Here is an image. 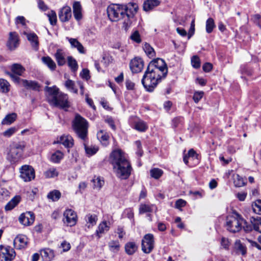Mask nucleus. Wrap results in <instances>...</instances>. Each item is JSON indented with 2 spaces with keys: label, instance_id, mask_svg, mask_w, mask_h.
Instances as JSON below:
<instances>
[{
  "label": "nucleus",
  "instance_id": "obj_1",
  "mask_svg": "<svg viewBox=\"0 0 261 261\" xmlns=\"http://www.w3.org/2000/svg\"><path fill=\"white\" fill-rule=\"evenodd\" d=\"M168 72L166 64L164 60L158 58L150 62L146 70L141 82L148 92H152Z\"/></svg>",
  "mask_w": 261,
  "mask_h": 261
},
{
  "label": "nucleus",
  "instance_id": "obj_2",
  "mask_svg": "<svg viewBox=\"0 0 261 261\" xmlns=\"http://www.w3.org/2000/svg\"><path fill=\"white\" fill-rule=\"evenodd\" d=\"M138 5L135 3H129L126 5L114 4L107 8V13L112 21L123 20L122 28L127 31L132 23V19L137 12Z\"/></svg>",
  "mask_w": 261,
  "mask_h": 261
},
{
  "label": "nucleus",
  "instance_id": "obj_3",
  "mask_svg": "<svg viewBox=\"0 0 261 261\" xmlns=\"http://www.w3.org/2000/svg\"><path fill=\"white\" fill-rule=\"evenodd\" d=\"M110 159L117 177L121 179H127L132 167L124 152L121 149H115L110 154Z\"/></svg>",
  "mask_w": 261,
  "mask_h": 261
},
{
  "label": "nucleus",
  "instance_id": "obj_4",
  "mask_svg": "<svg viewBox=\"0 0 261 261\" xmlns=\"http://www.w3.org/2000/svg\"><path fill=\"white\" fill-rule=\"evenodd\" d=\"M50 96L51 97L50 101L53 105L60 109L67 111L70 107L67 94L60 92L59 89L56 86L50 87Z\"/></svg>",
  "mask_w": 261,
  "mask_h": 261
},
{
  "label": "nucleus",
  "instance_id": "obj_5",
  "mask_svg": "<svg viewBox=\"0 0 261 261\" xmlns=\"http://www.w3.org/2000/svg\"><path fill=\"white\" fill-rule=\"evenodd\" d=\"M88 127V121L76 114L72 121V128L77 137L84 141L87 139Z\"/></svg>",
  "mask_w": 261,
  "mask_h": 261
},
{
  "label": "nucleus",
  "instance_id": "obj_6",
  "mask_svg": "<svg viewBox=\"0 0 261 261\" xmlns=\"http://www.w3.org/2000/svg\"><path fill=\"white\" fill-rule=\"evenodd\" d=\"M26 144L24 141L13 142L8 148L7 159L11 163L17 162L22 156Z\"/></svg>",
  "mask_w": 261,
  "mask_h": 261
},
{
  "label": "nucleus",
  "instance_id": "obj_7",
  "mask_svg": "<svg viewBox=\"0 0 261 261\" xmlns=\"http://www.w3.org/2000/svg\"><path fill=\"white\" fill-rule=\"evenodd\" d=\"M244 218L238 213L233 211L231 215L227 217L226 227L230 232L236 233L242 229V221Z\"/></svg>",
  "mask_w": 261,
  "mask_h": 261
},
{
  "label": "nucleus",
  "instance_id": "obj_8",
  "mask_svg": "<svg viewBox=\"0 0 261 261\" xmlns=\"http://www.w3.org/2000/svg\"><path fill=\"white\" fill-rule=\"evenodd\" d=\"M20 177L25 182H29L35 177V170L30 165H24L19 169Z\"/></svg>",
  "mask_w": 261,
  "mask_h": 261
},
{
  "label": "nucleus",
  "instance_id": "obj_9",
  "mask_svg": "<svg viewBox=\"0 0 261 261\" xmlns=\"http://www.w3.org/2000/svg\"><path fill=\"white\" fill-rule=\"evenodd\" d=\"M154 247V237L151 233H148L142 240V250L145 253H149Z\"/></svg>",
  "mask_w": 261,
  "mask_h": 261
},
{
  "label": "nucleus",
  "instance_id": "obj_10",
  "mask_svg": "<svg viewBox=\"0 0 261 261\" xmlns=\"http://www.w3.org/2000/svg\"><path fill=\"white\" fill-rule=\"evenodd\" d=\"M15 256V251L11 246L0 245V256L3 258L5 261H12Z\"/></svg>",
  "mask_w": 261,
  "mask_h": 261
},
{
  "label": "nucleus",
  "instance_id": "obj_11",
  "mask_svg": "<svg viewBox=\"0 0 261 261\" xmlns=\"http://www.w3.org/2000/svg\"><path fill=\"white\" fill-rule=\"evenodd\" d=\"M63 222L67 225L73 226L77 222V215L76 213L71 209L66 210L63 214Z\"/></svg>",
  "mask_w": 261,
  "mask_h": 261
},
{
  "label": "nucleus",
  "instance_id": "obj_12",
  "mask_svg": "<svg viewBox=\"0 0 261 261\" xmlns=\"http://www.w3.org/2000/svg\"><path fill=\"white\" fill-rule=\"evenodd\" d=\"M35 215L32 212L22 213L19 217L18 220L22 225L28 226L31 225L35 221Z\"/></svg>",
  "mask_w": 261,
  "mask_h": 261
},
{
  "label": "nucleus",
  "instance_id": "obj_13",
  "mask_svg": "<svg viewBox=\"0 0 261 261\" xmlns=\"http://www.w3.org/2000/svg\"><path fill=\"white\" fill-rule=\"evenodd\" d=\"M129 67L133 73H139L144 67V62L141 58L135 57L130 61Z\"/></svg>",
  "mask_w": 261,
  "mask_h": 261
},
{
  "label": "nucleus",
  "instance_id": "obj_14",
  "mask_svg": "<svg viewBox=\"0 0 261 261\" xmlns=\"http://www.w3.org/2000/svg\"><path fill=\"white\" fill-rule=\"evenodd\" d=\"M19 44V37L17 33L13 32L9 33V39L7 46L11 50H15Z\"/></svg>",
  "mask_w": 261,
  "mask_h": 261
},
{
  "label": "nucleus",
  "instance_id": "obj_15",
  "mask_svg": "<svg viewBox=\"0 0 261 261\" xmlns=\"http://www.w3.org/2000/svg\"><path fill=\"white\" fill-rule=\"evenodd\" d=\"M110 228V223L107 221H102L98 225L95 231V234L98 239L100 238L102 236L107 232Z\"/></svg>",
  "mask_w": 261,
  "mask_h": 261
},
{
  "label": "nucleus",
  "instance_id": "obj_16",
  "mask_svg": "<svg viewBox=\"0 0 261 261\" xmlns=\"http://www.w3.org/2000/svg\"><path fill=\"white\" fill-rule=\"evenodd\" d=\"M72 13L70 7L66 6L63 7L60 11L59 17L62 22L68 21L71 18Z\"/></svg>",
  "mask_w": 261,
  "mask_h": 261
},
{
  "label": "nucleus",
  "instance_id": "obj_17",
  "mask_svg": "<svg viewBox=\"0 0 261 261\" xmlns=\"http://www.w3.org/2000/svg\"><path fill=\"white\" fill-rule=\"evenodd\" d=\"M28 243V238L23 234L18 235L13 242L14 246L19 249L25 248Z\"/></svg>",
  "mask_w": 261,
  "mask_h": 261
},
{
  "label": "nucleus",
  "instance_id": "obj_18",
  "mask_svg": "<svg viewBox=\"0 0 261 261\" xmlns=\"http://www.w3.org/2000/svg\"><path fill=\"white\" fill-rule=\"evenodd\" d=\"M56 143H59L63 144L66 148H71L74 144V141L73 138L69 135H63L61 136L59 139H57Z\"/></svg>",
  "mask_w": 261,
  "mask_h": 261
},
{
  "label": "nucleus",
  "instance_id": "obj_19",
  "mask_svg": "<svg viewBox=\"0 0 261 261\" xmlns=\"http://www.w3.org/2000/svg\"><path fill=\"white\" fill-rule=\"evenodd\" d=\"M66 40L68 41L69 42L71 47L72 48H76L79 53L82 54H86V49H85L83 45L80 43L77 39L70 38L67 37L66 38Z\"/></svg>",
  "mask_w": 261,
  "mask_h": 261
},
{
  "label": "nucleus",
  "instance_id": "obj_20",
  "mask_svg": "<svg viewBox=\"0 0 261 261\" xmlns=\"http://www.w3.org/2000/svg\"><path fill=\"white\" fill-rule=\"evenodd\" d=\"M199 155L195 152V151L193 149H191L188 151V153L187 154H185L183 158L184 162L187 165H189L190 166H192L193 165H189V161H194L196 160L195 164H198L199 163Z\"/></svg>",
  "mask_w": 261,
  "mask_h": 261
},
{
  "label": "nucleus",
  "instance_id": "obj_21",
  "mask_svg": "<svg viewBox=\"0 0 261 261\" xmlns=\"http://www.w3.org/2000/svg\"><path fill=\"white\" fill-rule=\"evenodd\" d=\"M82 10V8L80 3L74 2L73 4V16L77 21H80L83 17Z\"/></svg>",
  "mask_w": 261,
  "mask_h": 261
},
{
  "label": "nucleus",
  "instance_id": "obj_22",
  "mask_svg": "<svg viewBox=\"0 0 261 261\" xmlns=\"http://www.w3.org/2000/svg\"><path fill=\"white\" fill-rule=\"evenodd\" d=\"M28 40L30 42L32 47L35 50H37L38 49L39 42L38 40V37L34 33H24Z\"/></svg>",
  "mask_w": 261,
  "mask_h": 261
},
{
  "label": "nucleus",
  "instance_id": "obj_23",
  "mask_svg": "<svg viewBox=\"0 0 261 261\" xmlns=\"http://www.w3.org/2000/svg\"><path fill=\"white\" fill-rule=\"evenodd\" d=\"M160 4V0H145L143 3V10L149 11Z\"/></svg>",
  "mask_w": 261,
  "mask_h": 261
},
{
  "label": "nucleus",
  "instance_id": "obj_24",
  "mask_svg": "<svg viewBox=\"0 0 261 261\" xmlns=\"http://www.w3.org/2000/svg\"><path fill=\"white\" fill-rule=\"evenodd\" d=\"M55 57L59 66H63L66 63L65 54L63 50L57 49Z\"/></svg>",
  "mask_w": 261,
  "mask_h": 261
},
{
  "label": "nucleus",
  "instance_id": "obj_25",
  "mask_svg": "<svg viewBox=\"0 0 261 261\" xmlns=\"http://www.w3.org/2000/svg\"><path fill=\"white\" fill-rule=\"evenodd\" d=\"M22 85L27 89H32L35 91H39L40 86L38 83L35 81H28L22 80Z\"/></svg>",
  "mask_w": 261,
  "mask_h": 261
},
{
  "label": "nucleus",
  "instance_id": "obj_26",
  "mask_svg": "<svg viewBox=\"0 0 261 261\" xmlns=\"http://www.w3.org/2000/svg\"><path fill=\"white\" fill-rule=\"evenodd\" d=\"M88 228H90L96 225L98 220L97 216L95 214H87L85 218Z\"/></svg>",
  "mask_w": 261,
  "mask_h": 261
},
{
  "label": "nucleus",
  "instance_id": "obj_27",
  "mask_svg": "<svg viewBox=\"0 0 261 261\" xmlns=\"http://www.w3.org/2000/svg\"><path fill=\"white\" fill-rule=\"evenodd\" d=\"M250 221L252 224L253 229L261 233V217L259 216L252 217L250 219Z\"/></svg>",
  "mask_w": 261,
  "mask_h": 261
},
{
  "label": "nucleus",
  "instance_id": "obj_28",
  "mask_svg": "<svg viewBox=\"0 0 261 261\" xmlns=\"http://www.w3.org/2000/svg\"><path fill=\"white\" fill-rule=\"evenodd\" d=\"M97 137L102 145L107 146L109 144V135L104 130H100L97 134Z\"/></svg>",
  "mask_w": 261,
  "mask_h": 261
},
{
  "label": "nucleus",
  "instance_id": "obj_29",
  "mask_svg": "<svg viewBox=\"0 0 261 261\" xmlns=\"http://www.w3.org/2000/svg\"><path fill=\"white\" fill-rule=\"evenodd\" d=\"M17 118V114L15 113H12L7 114L2 121V124L9 125L13 123Z\"/></svg>",
  "mask_w": 261,
  "mask_h": 261
},
{
  "label": "nucleus",
  "instance_id": "obj_30",
  "mask_svg": "<svg viewBox=\"0 0 261 261\" xmlns=\"http://www.w3.org/2000/svg\"><path fill=\"white\" fill-rule=\"evenodd\" d=\"M138 246L134 242H127L125 245V251L128 255H133L137 251Z\"/></svg>",
  "mask_w": 261,
  "mask_h": 261
},
{
  "label": "nucleus",
  "instance_id": "obj_31",
  "mask_svg": "<svg viewBox=\"0 0 261 261\" xmlns=\"http://www.w3.org/2000/svg\"><path fill=\"white\" fill-rule=\"evenodd\" d=\"M134 128L138 131L144 132L147 129L148 125L146 122L139 119L134 122Z\"/></svg>",
  "mask_w": 261,
  "mask_h": 261
},
{
  "label": "nucleus",
  "instance_id": "obj_32",
  "mask_svg": "<svg viewBox=\"0 0 261 261\" xmlns=\"http://www.w3.org/2000/svg\"><path fill=\"white\" fill-rule=\"evenodd\" d=\"M156 207L153 204H142L139 207V213L144 214L146 213L152 212L154 210H156Z\"/></svg>",
  "mask_w": 261,
  "mask_h": 261
},
{
  "label": "nucleus",
  "instance_id": "obj_33",
  "mask_svg": "<svg viewBox=\"0 0 261 261\" xmlns=\"http://www.w3.org/2000/svg\"><path fill=\"white\" fill-rule=\"evenodd\" d=\"M20 196H15L5 206L6 211H10L15 207L19 202Z\"/></svg>",
  "mask_w": 261,
  "mask_h": 261
},
{
  "label": "nucleus",
  "instance_id": "obj_34",
  "mask_svg": "<svg viewBox=\"0 0 261 261\" xmlns=\"http://www.w3.org/2000/svg\"><path fill=\"white\" fill-rule=\"evenodd\" d=\"M234 249L237 251V253H240L243 255H245L246 253L247 249L246 246L239 240L236 241Z\"/></svg>",
  "mask_w": 261,
  "mask_h": 261
},
{
  "label": "nucleus",
  "instance_id": "obj_35",
  "mask_svg": "<svg viewBox=\"0 0 261 261\" xmlns=\"http://www.w3.org/2000/svg\"><path fill=\"white\" fill-rule=\"evenodd\" d=\"M92 182L93 184V188L97 189L98 190H99L101 188L105 183L103 178L100 176H95L93 178Z\"/></svg>",
  "mask_w": 261,
  "mask_h": 261
},
{
  "label": "nucleus",
  "instance_id": "obj_36",
  "mask_svg": "<svg viewBox=\"0 0 261 261\" xmlns=\"http://www.w3.org/2000/svg\"><path fill=\"white\" fill-rule=\"evenodd\" d=\"M64 86L66 89L70 92L77 94L78 92L77 89L75 87V83L71 80H67L64 83Z\"/></svg>",
  "mask_w": 261,
  "mask_h": 261
},
{
  "label": "nucleus",
  "instance_id": "obj_37",
  "mask_svg": "<svg viewBox=\"0 0 261 261\" xmlns=\"http://www.w3.org/2000/svg\"><path fill=\"white\" fill-rule=\"evenodd\" d=\"M63 153L60 150H57L51 154L50 160L55 163H59L63 159Z\"/></svg>",
  "mask_w": 261,
  "mask_h": 261
},
{
  "label": "nucleus",
  "instance_id": "obj_38",
  "mask_svg": "<svg viewBox=\"0 0 261 261\" xmlns=\"http://www.w3.org/2000/svg\"><path fill=\"white\" fill-rule=\"evenodd\" d=\"M67 63L72 72H75L77 70L78 65L77 62L72 57L68 56L67 57Z\"/></svg>",
  "mask_w": 261,
  "mask_h": 261
},
{
  "label": "nucleus",
  "instance_id": "obj_39",
  "mask_svg": "<svg viewBox=\"0 0 261 261\" xmlns=\"http://www.w3.org/2000/svg\"><path fill=\"white\" fill-rule=\"evenodd\" d=\"M10 85L6 80L0 79V92L8 93L10 91Z\"/></svg>",
  "mask_w": 261,
  "mask_h": 261
},
{
  "label": "nucleus",
  "instance_id": "obj_40",
  "mask_svg": "<svg viewBox=\"0 0 261 261\" xmlns=\"http://www.w3.org/2000/svg\"><path fill=\"white\" fill-rule=\"evenodd\" d=\"M163 173V171L158 168H153L150 170L151 177L156 179L160 178Z\"/></svg>",
  "mask_w": 261,
  "mask_h": 261
},
{
  "label": "nucleus",
  "instance_id": "obj_41",
  "mask_svg": "<svg viewBox=\"0 0 261 261\" xmlns=\"http://www.w3.org/2000/svg\"><path fill=\"white\" fill-rule=\"evenodd\" d=\"M11 70L13 73L17 75H21L25 69L21 65L19 64H14L12 65Z\"/></svg>",
  "mask_w": 261,
  "mask_h": 261
},
{
  "label": "nucleus",
  "instance_id": "obj_42",
  "mask_svg": "<svg viewBox=\"0 0 261 261\" xmlns=\"http://www.w3.org/2000/svg\"><path fill=\"white\" fill-rule=\"evenodd\" d=\"M85 150L88 156L95 154L98 150V147L96 146H87L84 144Z\"/></svg>",
  "mask_w": 261,
  "mask_h": 261
},
{
  "label": "nucleus",
  "instance_id": "obj_43",
  "mask_svg": "<svg viewBox=\"0 0 261 261\" xmlns=\"http://www.w3.org/2000/svg\"><path fill=\"white\" fill-rule=\"evenodd\" d=\"M215 27L214 20L212 18H208L206 21V32L208 34L212 33Z\"/></svg>",
  "mask_w": 261,
  "mask_h": 261
},
{
  "label": "nucleus",
  "instance_id": "obj_44",
  "mask_svg": "<svg viewBox=\"0 0 261 261\" xmlns=\"http://www.w3.org/2000/svg\"><path fill=\"white\" fill-rule=\"evenodd\" d=\"M108 246L111 251H118L120 249V244L118 241H111L108 243Z\"/></svg>",
  "mask_w": 261,
  "mask_h": 261
},
{
  "label": "nucleus",
  "instance_id": "obj_45",
  "mask_svg": "<svg viewBox=\"0 0 261 261\" xmlns=\"http://www.w3.org/2000/svg\"><path fill=\"white\" fill-rule=\"evenodd\" d=\"M18 126L11 127L3 133V135L7 138H10L18 130Z\"/></svg>",
  "mask_w": 261,
  "mask_h": 261
},
{
  "label": "nucleus",
  "instance_id": "obj_46",
  "mask_svg": "<svg viewBox=\"0 0 261 261\" xmlns=\"http://www.w3.org/2000/svg\"><path fill=\"white\" fill-rule=\"evenodd\" d=\"M253 212L258 214L261 215V200L258 199L255 201L252 204Z\"/></svg>",
  "mask_w": 261,
  "mask_h": 261
},
{
  "label": "nucleus",
  "instance_id": "obj_47",
  "mask_svg": "<svg viewBox=\"0 0 261 261\" xmlns=\"http://www.w3.org/2000/svg\"><path fill=\"white\" fill-rule=\"evenodd\" d=\"M61 196V192L57 190H54L50 192V199L53 201H57Z\"/></svg>",
  "mask_w": 261,
  "mask_h": 261
},
{
  "label": "nucleus",
  "instance_id": "obj_48",
  "mask_svg": "<svg viewBox=\"0 0 261 261\" xmlns=\"http://www.w3.org/2000/svg\"><path fill=\"white\" fill-rule=\"evenodd\" d=\"M143 49L146 54L150 57L154 55V51L153 48L148 43H145L143 46Z\"/></svg>",
  "mask_w": 261,
  "mask_h": 261
},
{
  "label": "nucleus",
  "instance_id": "obj_49",
  "mask_svg": "<svg viewBox=\"0 0 261 261\" xmlns=\"http://www.w3.org/2000/svg\"><path fill=\"white\" fill-rule=\"evenodd\" d=\"M234 184L236 187H241L245 185V181L243 178L237 174L234 178Z\"/></svg>",
  "mask_w": 261,
  "mask_h": 261
},
{
  "label": "nucleus",
  "instance_id": "obj_50",
  "mask_svg": "<svg viewBox=\"0 0 261 261\" xmlns=\"http://www.w3.org/2000/svg\"><path fill=\"white\" fill-rule=\"evenodd\" d=\"M191 64L192 66L196 69L200 67V61L197 56H194L191 58Z\"/></svg>",
  "mask_w": 261,
  "mask_h": 261
},
{
  "label": "nucleus",
  "instance_id": "obj_51",
  "mask_svg": "<svg viewBox=\"0 0 261 261\" xmlns=\"http://www.w3.org/2000/svg\"><path fill=\"white\" fill-rule=\"evenodd\" d=\"M49 249L48 248H44L40 250V255L41 256L42 261H49Z\"/></svg>",
  "mask_w": 261,
  "mask_h": 261
},
{
  "label": "nucleus",
  "instance_id": "obj_52",
  "mask_svg": "<svg viewBox=\"0 0 261 261\" xmlns=\"http://www.w3.org/2000/svg\"><path fill=\"white\" fill-rule=\"evenodd\" d=\"M204 92L203 91H197L194 93L193 99L195 103H198L203 97Z\"/></svg>",
  "mask_w": 261,
  "mask_h": 261
},
{
  "label": "nucleus",
  "instance_id": "obj_53",
  "mask_svg": "<svg viewBox=\"0 0 261 261\" xmlns=\"http://www.w3.org/2000/svg\"><path fill=\"white\" fill-rule=\"evenodd\" d=\"M243 224V229L246 232H250L253 229L252 224H249L244 219V221H242V224Z\"/></svg>",
  "mask_w": 261,
  "mask_h": 261
},
{
  "label": "nucleus",
  "instance_id": "obj_54",
  "mask_svg": "<svg viewBox=\"0 0 261 261\" xmlns=\"http://www.w3.org/2000/svg\"><path fill=\"white\" fill-rule=\"evenodd\" d=\"M130 39L137 43H140L141 41L140 35L138 31H136L132 34Z\"/></svg>",
  "mask_w": 261,
  "mask_h": 261
},
{
  "label": "nucleus",
  "instance_id": "obj_55",
  "mask_svg": "<svg viewBox=\"0 0 261 261\" xmlns=\"http://www.w3.org/2000/svg\"><path fill=\"white\" fill-rule=\"evenodd\" d=\"M80 75L82 79H85L87 81L90 79V76L89 74V70L87 69H83L82 72L80 73Z\"/></svg>",
  "mask_w": 261,
  "mask_h": 261
},
{
  "label": "nucleus",
  "instance_id": "obj_56",
  "mask_svg": "<svg viewBox=\"0 0 261 261\" xmlns=\"http://www.w3.org/2000/svg\"><path fill=\"white\" fill-rule=\"evenodd\" d=\"M221 244L225 249L228 250L230 245V242L228 239L223 237L221 239Z\"/></svg>",
  "mask_w": 261,
  "mask_h": 261
},
{
  "label": "nucleus",
  "instance_id": "obj_57",
  "mask_svg": "<svg viewBox=\"0 0 261 261\" xmlns=\"http://www.w3.org/2000/svg\"><path fill=\"white\" fill-rule=\"evenodd\" d=\"M57 22V16L55 11H51L50 12V24L51 25L56 24Z\"/></svg>",
  "mask_w": 261,
  "mask_h": 261
},
{
  "label": "nucleus",
  "instance_id": "obj_58",
  "mask_svg": "<svg viewBox=\"0 0 261 261\" xmlns=\"http://www.w3.org/2000/svg\"><path fill=\"white\" fill-rule=\"evenodd\" d=\"M63 249V252H66L70 250L71 246L69 243L66 241H64L61 244L60 246Z\"/></svg>",
  "mask_w": 261,
  "mask_h": 261
},
{
  "label": "nucleus",
  "instance_id": "obj_59",
  "mask_svg": "<svg viewBox=\"0 0 261 261\" xmlns=\"http://www.w3.org/2000/svg\"><path fill=\"white\" fill-rule=\"evenodd\" d=\"M124 215L129 219L134 218V212L132 208L126 209L124 212Z\"/></svg>",
  "mask_w": 261,
  "mask_h": 261
},
{
  "label": "nucleus",
  "instance_id": "obj_60",
  "mask_svg": "<svg viewBox=\"0 0 261 261\" xmlns=\"http://www.w3.org/2000/svg\"><path fill=\"white\" fill-rule=\"evenodd\" d=\"M38 6L39 9L42 11H45L48 9L47 5H46L42 0L38 1Z\"/></svg>",
  "mask_w": 261,
  "mask_h": 261
},
{
  "label": "nucleus",
  "instance_id": "obj_61",
  "mask_svg": "<svg viewBox=\"0 0 261 261\" xmlns=\"http://www.w3.org/2000/svg\"><path fill=\"white\" fill-rule=\"evenodd\" d=\"M186 201L183 199H179L177 200L175 202V207L176 208H180L184 207L186 205Z\"/></svg>",
  "mask_w": 261,
  "mask_h": 261
},
{
  "label": "nucleus",
  "instance_id": "obj_62",
  "mask_svg": "<svg viewBox=\"0 0 261 261\" xmlns=\"http://www.w3.org/2000/svg\"><path fill=\"white\" fill-rule=\"evenodd\" d=\"M117 233L118 234V238L120 239H122L125 234V232L124 231L123 227L120 226H119L117 227Z\"/></svg>",
  "mask_w": 261,
  "mask_h": 261
},
{
  "label": "nucleus",
  "instance_id": "obj_63",
  "mask_svg": "<svg viewBox=\"0 0 261 261\" xmlns=\"http://www.w3.org/2000/svg\"><path fill=\"white\" fill-rule=\"evenodd\" d=\"M125 86L127 90H132L134 89L135 84L128 79L125 81Z\"/></svg>",
  "mask_w": 261,
  "mask_h": 261
},
{
  "label": "nucleus",
  "instance_id": "obj_64",
  "mask_svg": "<svg viewBox=\"0 0 261 261\" xmlns=\"http://www.w3.org/2000/svg\"><path fill=\"white\" fill-rule=\"evenodd\" d=\"M51 218L54 220H58L61 217V212L59 210H57L54 211L51 214Z\"/></svg>",
  "mask_w": 261,
  "mask_h": 261
}]
</instances>
